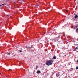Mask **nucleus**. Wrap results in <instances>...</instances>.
Returning a JSON list of instances; mask_svg holds the SVG:
<instances>
[{"instance_id": "f03ea898", "label": "nucleus", "mask_w": 78, "mask_h": 78, "mask_svg": "<svg viewBox=\"0 0 78 78\" xmlns=\"http://www.w3.org/2000/svg\"><path fill=\"white\" fill-rule=\"evenodd\" d=\"M59 38H60V37L58 36L55 39V41H58V40H59Z\"/></svg>"}, {"instance_id": "4be33fe9", "label": "nucleus", "mask_w": 78, "mask_h": 78, "mask_svg": "<svg viewBox=\"0 0 78 78\" xmlns=\"http://www.w3.org/2000/svg\"><path fill=\"white\" fill-rule=\"evenodd\" d=\"M55 30H53V31H55Z\"/></svg>"}, {"instance_id": "7ed1b4c3", "label": "nucleus", "mask_w": 78, "mask_h": 78, "mask_svg": "<svg viewBox=\"0 0 78 78\" xmlns=\"http://www.w3.org/2000/svg\"><path fill=\"white\" fill-rule=\"evenodd\" d=\"M37 73L39 74V73H41V71L39 70H38L37 72Z\"/></svg>"}, {"instance_id": "f257e3e1", "label": "nucleus", "mask_w": 78, "mask_h": 78, "mask_svg": "<svg viewBox=\"0 0 78 78\" xmlns=\"http://www.w3.org/2000/svg\"><path fill=\"white\" fill-rule=\"evenodd\" d=\"M53 63V60L51 59L46 62V64L47 66H50L52 65Z\"/></svg>"}, {"instance_id": "f3484780", "label": "nucleus", "mask_w": 78, "mask_h": 78, "mask_svg": "<svg viewBox=\"0 0 78 78\" xmlns=\"http://www.w3.org/2000/svg\"><path fill=\"white\" fill-rule=\"evenodd\" d=\"M66 11L67 12H68V10H66Z\"/></svg>"}, {"instance_id": "2eb2a0df", "label": "nucleus", "mask_w": 78, "mask_h": 78, "mask_svg": "<svg viewBox=\"0 0 78 78\" xmlns=\"http://www.w3.org/2000/svg\"><path fill=\"white\" fill-rule=\"evenodd\" d=\"M28 48H31V47H29Z\"/></svg>"}, {"instance_id": "a878e982", "label": "nucleus", "mask_w": 78, "mask_h": 78, "mask_svg": "<svg viewBox=\"0 0 78 78\" xmlns=\"http://www.w3.org/2000/svg\"><path fill=\"white\" fill-rule=\"evenodd\" d=\"M0 75H1V73H0Z\"/></svg>"}, {"instance_id": "dca6fc26", "label": "nucleus", "mask_w": 78, "mask_h": 78, "mask_svg": "<svg viewBox=\"0 0 78 78\" xmlns=\"http://www.w3.org/2000/svg\"><path fill=\"white\" fill-rule=\"evenodd\" d=\"M71 70H73V69L72 68H71Z\"/></svg>"}, {"instance_id": "412c9836", "label": "nucleus", "mask_w": 78, "mask_h": 78, "mask_svg": "<svg viewBox=\"0 0 78 78\" xmlns=\"http://www.w3.org/2000/svg\"><path fill=\"white\" fill-rule=\"evenodd\" d=\"M7 16H9V15H8Z\"/></svg>"}, {"instance_id": "20e7f679", "label": "nucleus", "mask_w": 78, "mask_h": 78, "mask_svg": "<svg viewBox=\"0 0 78 78\" xmlns=\"http://www.w3.org/2000/svg\"><path fill=\"white\" fill-rule=\"evenodd\" d=\"M78 17V16L77 15H75V19H77Z\"/></svg>"}, {"instance_id": "a211bd4d", "label": "nucleus", "mask_w": 78, "mask_h": 78, "mask_svg": "<svg viewBox=\"0 0 78 78\" xmlns=\"http://www.w3.org/2000/svg\"><path fill=\"white\" fill-rule=\"evenodd\" d=\"M40 41V40H38V41H37V42H39V41Z\"/></svg>"}, {"instance_id": "4468645a", "label": "nucleus", "mask_w": 78, "mask_h": 78, "mask_svg": "<svg viewBox=\"0 0 78 78\" xmlns=\"http://www.w3.org/2000/svg\"><path fill=\"white\" fill-rule=\"evenodd\" d=\"M76 70H77V69H78V67H76Z\"/></svg>"}, {"instance_id": "9b49d317", "label": "nucleus", "mask_w": 78, "mask_h": 78, "mask_svg": "<svg viewBox=\"0 0 78 78\" xmlns=\"http://www.w3.org/2000/svg\"><path fill=\"white\" fill-rule=\"evenodd\" d=\"M6 4H2V5H1V6H5V5Z\"/></svg>"}, {"instance_id": "9d476101", "label": "nucleus", "mask_w": 78, "mask_h": 78, "mask_svg": "<svg viewBox=\"0 0 78 78\" xmlns=\"http://www.w3.org/2000/svg\"><path fill=\"white\" fill-rule=\"evenodd\" d=\"M35 5V6H36V7H38V6H39V5H38L37 4Z\"/></svg>"}, {"instance_id": "6ab92c4d", "label": "nucleus", "mask_w": 78, "mask_h": 78, "mask_svg": "<svg viewBox=\"0 0 78 78\" xmlns=\"http://www.w3.org/2000/svg\"><path fill=\"white\" fill-rule=\"evenodd\" d=\"M63 36H65V34H64L63 35Z\"/></svg>"}, {"instance_id": "f8f14e48", "label": "nucleus", "mask_w": 78, "mask_h": 78, "mask_svg": "<svg viewBox=\"0 0 78 78\" xmlns=\"http://www.w3.org/2000/svg\"><path fill=\"white\" fill-rule=\"evenodd\" d=\"M20 53H22V51L21 50H20Z\"/></svg>"}, {"instance_id": "6e6552de", "label": "nucleus", "mask_w": 78, "mask_h": 78, "mask_svg": "<svg viewBox=\"0 0 78 78\" xmlns=\"http://www.w3.org/2000/svg\"><path fill=\"white\" fill-rule=\"evenodd\" d=\"M42 70H44V66H42L41 67Z\"/></svg>"}, {"instance_id": "bb28decb", "label": "nucleus", "mask_w": 78, "mask_h": 78, "mask_svg": "<svg viewBox=\"0 0 78 78\" xmlns=\"http://www.w3.org/2000/svg\"><path fill=\"white\" fill-rule=\"evenodd\" d=\"M68 65H69V64H68Z\"/></svg>"}, {"instance_id": "b1692460", "label": "nucleus", "mask_w": 78, "mask_h": 78, "mask_svg": "<svg viewBox=\"0 0 78 78\" xmlns=\"http://www.w3.org/2000/svg\"><path fill=\"white\" fill-rule=\"evenodd\" d=\"M58 43H60L59 41H58Z\"/></svg>"}, {"instance_id": "0eeeda50", "label": "nucleus", "mask_w": 78, "mask_h": 78, "mask_svg": "<svg viewBox=\"0 0 78 78\" xmlns=\"http://www.w3.org/2000/svg\"><path fill=\"white\" fill-rule=\"evenodd\" d=\"M52 59H56V56H54L53 57V58Z\"/></svg>"}, {"instance_id": "1a4fd4ad", "label": "nucleus", "mask_w": 78, "mask_h": 78, "mask_svg": "<svg viewBox=\"0 0 78 78\" xmlns=\"http://www.w3.org/2000/svg\"><path fill=\"white\" fill-rule=\"evenodd\" d=\"M11 54V52H9V53H7V55H9Z\"/></svg>"}, {"instance_id": "393cba45", "label": "nucleus", "mask_w": 78, "mask_h": 78, "mask_svg": "<svg viewBox=\"0 0 78 78\" xmlns=\"http://www.w3.org/2000/svg\"><path fill=\"white\" fill-rule=\"evenodd\" d=\"M60 42H62V41H60Z\"/></svg>"}, {"instance_id": "ddd939ff", "label": "nucleus", "mask_w": 78, "mask_h": 78, "mask_svg": "<svg viewBox=\"0 0 78 78\" xmlns=\"http://www.w3.org/2000/svg\"><path fill=\"white\" fill-rule=\"evenodd\" d=\"M37 67H38V66H36V69H37Z\"/></svg>"}, {"instance_id": "423d86ee", "label": "nucleus", "mask_w": 78, "mask_h": 78, "mask_svg": "<svg viewBox=\"0 0 78 78\" xmlns=\"http://www.w3.org/2000/svg\"><path fill=\"white\" fill-rule=\"evenodd\" d=\"M59 73H57L56 74V76H57V77H58L59 76Z\"/></svg>"}, {"instance_id": "aec40b11", "label": "nucleus", "mask_w": 78, "mask_h": 78, "mask_svg": "<svg viewBox=\"0 0 78 78\" xmlns=\"http://www.w3.org/2000/svg\"><path fill=\"white\" fill-rule=\"evenodd\" d=\"M9 70H11V69H9Z\"/></svg>"}, {"instance_id": "5701e85b", "label": "nucleus", "mask_w": 78, "mask_h": 78, "mask_svg": "<svg viewBox=\"0 0 78 78\" xmlns=\"http://www.w3.org/2000/svg\"><path fill=\"white\" fill-rule=\"evenodd\" d=\"M1 6H2V5H0V8Z\"/></svg>"}, {"instance_id": "39448f33", "label": "nucleus", "mask_w": 78, "mask_h": 78, "mask_svg": "<svg viewBox=\"0 0 78 78\" xmlns=\"http://www.w3.org/2000/svg\"><path fill=\"white\" fill-rule=\"evenodd\" d=\"M77 49H78V47H76V48H75L73 50V51H76Z\"/></svg>"}]
</instances>
